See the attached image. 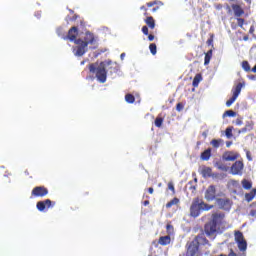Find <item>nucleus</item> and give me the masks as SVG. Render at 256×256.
Returning <instances> with one entry per match:
<instances>
[{
  "label": "nucleus",
  "instance_id": "de8ad7c7",
  "mask_svg": "<svg viewBox=\"0 0 256 256\" xmlns=\"http://www.w3.org/2000/svg\"><path fill=\"white\" fill-rule=\"evenodd\" d=\"M143 205H144V207H147V205H149V200H145V201L143 202Z\"/></svg>",
  "mask_w": 256,
  "mask_h": 256
},
{
  "label": "nucleus",
  "instance_id": "c756f323",
  "mask_svg": "<svg viewBox=\"0 0 256 256\" xmlns=\"http://www.w3.org/2000/svg\"><path fill=\"white\" fill-rule=\"evenodd\" d=\"M155 5H163V2H161L159 0H154L152 2L146 3L147 7H155Z\"/></svg>",
  "mask_w": 256,
  "mask_h": 256
},
{
  "label": "nucleus",
  "instance_id": "4d7b16f0",
  "mask_svg": "<svg viewBox=\"0 0 256 256\" xmlns=\"http://www.w3.org/2000/svg\"><path fill=\"white\" fill-rule=\"evenodd\" d=\"M250 33H253V28H250Z\"/></svg>",
  "mask_w": 256,
  "mask_h": 256
},
{
  "label": "nucleus",
  "instance_id": "39448f33",
  "mask_svg": "<svg viewBox=\"0 0 256 256\" xmlns=\"http://www.w3.org/2000/svg\"><path fill=\"white\" fill-rule=\"evenodd\" d=\"M199 245H209V240L203 234L198 235L188 244L187 253L190 256H199Z\"/></svg>",
  "mask_w": 256,
  "mask_h": 256
},
{
  "label": "nucleus",
  "instance_id": "3c124183",
  "mask_svg": "<svg viewBox=\"0 0 256 256\" xmlns=\"http://www.w3.org/2000/svg\"><path fill=\"white\" fill-rule=\"evenodd\" d=\"M141 11H147V8L145 6L140 7Z\"/></svg>",
  "mask_w": 256,
  "mask_h": 256
},
{
  "label": "nucleus",
  "instance_id": "052dcab7",
  "mask_svg": "<svg viewBox=\"0 0 256 256\" xmlns=\"http://www.w3.org/2000/svg\"><path fill=\"white\" fill-rule=\"evenodd\" d=\"M190 189H194L195 190V186H192Z\"/></svg>",
  "mask_w": 256,
  "mask_h": 256
},
{
  "label": "nucleus",
  "instance_id": "4c0bfd02",
  "mask_svg": "<svg viewBox=\"0 0 256 256\" xmlns=\"http://www.w3.org/2000/svg\"><path fill=\"white\" fill-rule=\"evenodd\" d=\"M218 169H220V171H229V168L223 164H220L218 166Z\"/></svg>",
  "mask_w": 256,
  "mask_h": 256
},
{
  "label": "nucleus",
  "instance_id": "7ed1b4c3",
  "mask_svg": "<svg viewBox=\"0 0 256 256\" xmlns=\"http://www.w3.org/2000/svg\"><path fill=\"white\" fill-rule=\"evenodd\" d=\"M211 209H213V205H209L205 203L203 199L196 197L193 199L190 206V216L199 217V215H201V211H211Z\"/></svg>",
  "mask_w": 256,
  "mask_h": 256
},
{
  "label": "nucleus",
  "instance_id": "c85d7f7f",
  "mask_svg": "<svg viewBox=\"0 0 256 256\" xmlns=\"http://www.w3.org/2000/svg\"><path fill=\"white\" fill-rule=\"evenodd\" d=\"M242 69H244V71H246L247 73H249V71H251V65H249L248 61L242 62Z\"/></svg>",
  "mask_w": 256,
  "mask_h": 256
},
{
  "label": "nucleus",
  "instance_id": "393cba45",
  "mask_svg": "<svg viewBox=\"0 0 256 256\" xmlns=\"http://www.w3.org/2000/svg\"><path fill=\"white\" fill-rule=\"evenodd\" d=\"M255 195H256L255 189H253L250 193H246L245 194L246 201H253V199H255Z\"/></svg>",
  "mask_w": 256,
  "mask_h": 256
},
{
  "label": "nucleus",
  "instance_id": "7c9ffc66",
  "mask_svg": "<svg viewBox=\"0 0 256 256\" xmlns=\"http://www.w3.org/2000/svg\"><path fill=\"white\" fill-rule=\"evenodd\" d=\"M149 49H150V52L152 53V55H157V44L151 43L149 45Z\"/></svg>",
  "mask_w": 256,
  "mask_h": 256
},
{
  "label": "nucleus",
  "instance_id": "864d4df0",
  "mask_svg": "<svg viewBox=\"0 0 256 256\" xmlns=\"http://www.w3.org/2000/svg\"><path fill=\"white\" fill-rule=\"evenodd\" d=\"M77 19V15H74L72 20L75 21Z\"/></svg>",
  "mask_w": 256,
  "mask_h": 256
},
{
  "label": "nucleus",
  "instance_id": "5fc2aeb1",
  "mask_svg": "<svg viewBox=\"0 0 256 256\" xmlns=\"http://www.w3.org/2000/svg\"><path fill=\"white\" fill-rule=\"evenodd\" d=\"M120 57H121V59H123V58L125 57V53H122V54L120 55Z\"/></svg>",
  "mask_w": 256,
  "mask_h": 256
},
{
  "label": "nucleus",
  "instance_id": "cd10ccee",
  "mask_svg": "<svg viewBox=\"0 0 256 256\" xmlns=\"http://www.w3.org/2000/svg\"><path fill=\"white\" fill-rule=\"evenodd\" d=\"M223 117H237V112L233 110H227L224 112Z\"/></svg>",
  "mask_w": 256,
  "mask_h": 256
},
{
  "label": "nucleus",
  "instance_id": "a211bd4d",
  "mask_svg": "<svg viewBox=\"0 0 256 256\" xmlns=\"http://www.w3.org/2000/svg\"><path fill=\"white\" fill-rule=\"evenodd\" d=\"M201 173H202V176L205 178L211 177L213 175V169H211V167L205 166L202 168Z\"/></svg>",
  "mask_w": 256,
  "mask_h": 256
},
{
  "label": "nucleus",
  "instance_id": "4468645a",
  "mask_svg": "<svg viewBox=\"0 0 256 256\" xmlns=\"http://www.w3.org/2000/svg\"><path fill=\"white\" fill-rule=\"evenodd\" d=\"M232 10L234 11L235 17H242L245 14V10L238 4H232Z\"/></svg>",
  "mask_w": 256,
  "mask_h": 256
},
{
  "label": "nucleus",
  "instance_id": "2f4dec72",
  "mask_svg": "<svg viewBox=\"0 0 256 256\" xmlns=\"http://www.w3.org/2000/svg\"><path fill=\"white\" fill-rule=\"evenodd\" d=\"M163 121H164V119L162 117H157L155 119V126L156 127H163Z\"/></svg>",
  "mask_w": 256,
  "mask_h": 256
},
{
  "label": "nucleus",
  "instance_id": "c03bdc74",
  "mask_svg": "<svg viewBox=\"0 0 256 256\" xmlns=\"http://www.w3.org/2000/svg\"><path fill=\"white\" fill-rule=\"evenodd\" d=\"M232 145H233V142H231V141H227V142H226V147L229 148V147H231Z\"/></svg>",
  "mask_w": 256,
  "mask_h": 256
},
{
  "label": "nucleus",
  "instance_id": "412c9836",
  "mask_svg": "<svg viewBox=\"0 0 256 256\" xmlns=\"http://www.w3.org/2000/svg\"><path fill=\"white\" fill-rule=\"evenodd\" d=\"M213 57V49H210L204 57V65H209L211 63V58Z\"/></svg>",
  "mask_w": 256,
  "mask_h": 256
},
{
  "label": "nucleus",
  "instance_id": "72a5a7b5",
  "mask_svg": "<svg viewBox=\"0 0 256 256\" xmlns=\"http://www.w3.org/2000/svg\"><path fill=\"white\" fill-rule=\"evenodd\" d=\"M168 189L172 191L173 195H175V185L173 184V182L168 183Z\"/></svg>",
  "mask_w": 256,
  "mask_h": 256
},
{
  "label": "nucleus",
  "instance_id": "20e7f679",
  "mask_svg": "<svg viewBox=\"0 0 256 256\" xmlns=\"http://www.w3.org/2000/svg\"><path fill=\"white\" fill-rule=\"evenodd\" d=\"M89 72L95 75L100 83L107 81V69L105 68V62L91 63L88 65Z\"/></svg>",
  "mask_w": 256,
  "mask_h": 256
},
{
  "label": "nucleus",
  "instance_id": "79ce46f5",
  "mask_svg": "<svg viewBox=\"0 0 256 256\" xmlns=\"http://www.w3.org/2000/svg\"><path fill=\"white\" fill-rule=\"evenodd\" d=\"M228 256H237V254L235 253V251H233V249H231Z\"/></svg>",
  "mask_w": 256,
  "mask_h": 256
},
{
  "label": "nucleus",
  "instance_id": "aec40b11",
  "mask_svg": "<svg viewBox=\"0 0 256 256\" xmlns=\"http://www.w3.org/2000/svg\"><path fill=\"white\" fill-rule=\"evenodd\" d=\"M145 23L149 27V29H155V19L152 16H148L145 19Z\"/></svg>",
  "mask_w": 256,
  "mask_h": 256
},
{
  "label": "nucleus",
  "instance_id": "f8f14e48",
  "mask_svg": "<svg viewBox=\"0 0 256 256\" xmlns=\"http://www.w3.org/2000/svg\"><path fill=\"white\" fill-rule=\"evenodd\" d=\"M238 158H239V154L233 151H226L222 156V159L224 161H236V159Z\"/></svg>",
  "mask_w": 256,
  "mask_h": 256
},
{
  "label": "nucleus",
  "instance_id": "8fccbe9b",
  "mask_svg": "<svg viewBox=\"0 0 256 256\" xmlns=\"http://www.w3.org/2000/svg\"><path fill=\"white\" fill-rule=\"evenodd\" d=\"M61 31H63L62 28H59V29L57 30V34H58L59 36H61Z\"/></svg>",
  "mask_w": 256,
  "mask_h": 256
},
{
  "label": "nucleus",
  "instance_id": "f03ea898",
  "mask_svg": "<svg viewBox=\"0 0 256 256\" xmlns=\"http://www.w3.org/2000/svg\"><path fill=\"white\" fill-rule=\"evenodd\" d=\"M95 35L91 32H86L84 39L78 38L76 40V46L73 48V53L76 57H83L87 51L89 45L95 43Z\"/></svg>",
  "mask_w": 256,
  "mask_h": 256
},
{
  "label": "nucleus",
  "instance_id": "58836bf2",
  "mask_svg": "<svg viewBox=\"0 0 256 256\" xmlns=\"http://www.w3.org/2000/svg\"><path fill=\"white\" fill-rule=\"evenodd\" d=\"M206 43L209 47H213V35L207 40Z\"/></svg>",
  "mask_w": 256,
  "mask_h": 256
},
{
  "label": "nucleus",
  "instance_id": "1a4fd4ad",
  "mask_svg": "<svg viewBox=\"0 0 256 256\" xmlns=\"http://www.w3.org/2000/svg\"><path fill=\"white\" fill-rule=\"evenodd\" d=\"M55 202L51 201V199H46L43 201H38L36 204V209H38V211H48L49 209H51V207H54Z\"/></svg>",
  "mask_w": 256,
  "mask_h": 256
},
{
  "label": "nucleus",
  "instance_id": "6ab92c4d",
  "mask_svg": "<svg viewBox=\"0 0 256 256\" xmlns=\"http://www.w3.org/2000/svg\"><path fill=\"white\" fill-rule=\"evenodd\" d=\"M158 243L163 246L169 245V243H171V236H161Z\"/></svg>",
  "mask_w": 256,
  "mask_h": 256
},
{
  "label": "nucleus",
  "instance_id": "13d9d810",
  "mask_svg": "<svg viewBox=\"0 0 256 256\" xmlns=\"http://www.w3.org/2000/svg\"><path fill=\"white\" fill-rule=\"evenodd\" d=\"M107 65H111V61H108V62H107Z\"/></svg>",
  "mask_w": 256,
  "mask_h": 256
},
{
  "label": "nucleus",
  "instance_id": "9d476101",
  "mask_svg": "<svg viewBox=\"0 0 256 256\" xmlns=\"http://www.w3.org/2000/svg\"><path fill=\"white\" fill-rule=\"evenodd\" d=\"M204 197L206 201H215V199L217 198V188L215 187V185H210L207 188Z\"/></svg>",
  "mask_w": 256,
  "mask_h": 256
},
{
  "label": "nucleus",
  "instance_id": "680f3d73",
  "mask_svg": "<svg viewBox=\"0 0 256 256\" xmlns=\"http://www.w3.org/2000/svg\"><path fill=\"white\" fill-rule=\"evenodd\" d=\"M198 256H199V254H198Z\"/></svg>",
  "mask_w": 256,
  "mask_h": 256
},
{
  "label": "nucleus",
  "instance_id": "ea45409f",
  "mask_svg": "<svg viewBox=\"0 0 256 256\" xmlns=\"http://www.w3.org/2000/svg\"><path fill=\"white\" fill-rule=\"evenodd\" d=\"M166 231H168V233H171V231H173V225L171 224L166 225Z\"/></svg>",
  "mask_w": 256,
  "mask_h": 256
},
{
  "label": "nucleus",
  "instance_id": "49530a36",
  "mask_svg": "<svg viewBox=\"0 0 256 256\" xmlns=\"http://www.w3.org/2000/svg\"><path fill=\"white\" fill-rule=\"evenodd\" d=\"M249 77V79H251L252 81H255V79H256V76L255 75H250V76H248Z\"/></svg>",
  "mask_w": 256,
  "mask_h": 256
},
{
  "label": "nucleus",
  "instance_id": "2eb2a0df",
  "mask_svg": "<svg viewBox=\"0 0 256 256\" xmlns=\"http://www.w3.org/2000/svg\"><path fill=\"white\" fill-rule=\"evenodd\" d=\"M253 127H255V123L253 121H248L245 124L244 128H241L240 130H238V133H249L251 131H253Z\"/></svg>",
  "mask_w": 256,
  "mask_h": 256
},
{
  "label": "nucleus",
  "instance_id": "09e8293b",
  "mask_svg": "<svg viewBox=\"0 0 256 256\" xmlns=\"http://www.w3.org/2000/svg\"><path fill=\"white\" fill-rule=\"evenodd\" d=\"M236 125H243V121L237 120V121H236Z\"/></svg>",
  "mask_w": 256,
  "mask_h": 256
},
{
  "label": "nucleus",
  "instance_id": "f704fd0d",
  "mask_svg": "<svg viewBox=\"0 0 256 256\" xmlns=\"http://www.w3.org/2000/svg\"><path fill=\"white\" fill-rule=\"evenodd\" d=\"M185 108V105L183 103H178L176 105V111L181 112Z\"/></svg>",
  "mask_w": 256,
  "mask_h": 256
},
{
  "label": "nucleus",
  "instance_id": "0eeeda50",
  "mask_svg": "<svg viewBox=\"0 0 256 256\" xmlns=\"http://www.w3.org/2000/svg\"><path fill=\"white\" fill-rule=\"evenodd\" d=\"M243 87H245V83L240 82L232 89V97L226 101V107H231L234 101H237Z\"/></svg>",
  "mask_w": 256,
  "mask_h": 256
},
{
  "label": "nucleus",
  "instance_id": "5701e85b",
  "mask_svg": "<svg viewBox=\"0 0 256 256\" xmlns=\"http://www.w3.org/2000/svg\"><path fill=\"white\" fill-rule=\"evenodd\" d=\"M179 202H180L179 198L177 197L173 198L166 204V209H171L173 205H179Z\"/></svg>",
  "mask_w": 256,
  "mask_h": 256
},
{
  "label": "nucleus",
  "instance_id": "37998d69",
  "mask_svg": "<svg viewBox=\"0 0 256 256\" xmlns=\"http://www.w3.org/2000/svg\"><path fill=\"white\" fill-rule=\"evenodd\" d=\"M157 11H159V6H156V7L152 8V13H155Z\"/></svg>",
  "mask_w": 256,
  "mask_h": 256
},
{
  "label": "nucleus",
  "instance_id": "c9c22d12",
  "mask_svg": "<svg viewBox=\"0 0 256 256\" xmlns=\"http://www.w3.org/2000/svg\"><path fill=\"white\" fill-rule=\"evenodd\" d=\"M237 23L239 27H243V25H245V19L237 18Z\"/></svg>",
  "mask_w": 256,
  "mask_h": 256
},
{
  "label": "nucleus",
  "instance_id": "a18cd8bd",
  "mask_svg": "<svg viewBox=\"0 0 256 256\" xmlns=\"http://www.w3.org/2000/svg\"><path fill=\"white\" fill-rule=\"evenodd\" d=\"M153 192H154L153 187L148 188V193H150V195H153Z\"/></svg>",
  "mask_w": 256,
  "mask_h": 256
},
{
  "label": "nucleus",
  "instance_id": "e433bc0d",
  "mask_svg": "<svg viewBox=\"0 0 256 256\" xmlns=\"http://www.w3.org/2000/svg\"><path fill=\"white\" fill-rule=\"evenodd\" d=\"M142 33H143L144 35H149V27L143 26V27H142Z\"/></svg>",
  "mask_w": 256,
  "mask_h": 256
},
{
  "label": "nucleus",
  "instance_id": "6e6552de",
  "mask_svg": "<svg viewBox=\"0 0 256 256\" xmlns=\"http://www.w3.org/2000/svg\"><path fill=\"white\" fill-rule=\"evenodd\" d=\"M32 197H47L49 195V189L45 186H36L31 192Z\"/></svg>",
  "mask_w": 256,
  "mask_h": 256
},
{
  "label": "nucleus",
  "instance_id": "473e14b6",
  "mask_svg": "<svg viewBox=\"0 0 256 256\" xmlns=\"http://www.w3.org/2000/svg\"><path fill=\"white\" fill-rule=\"evenodd\" d=\"M225 133H226L227 139H231V137H233V128L231 127L226 128Z\"/></svg>",
  "mask_w": 256,
  "mask_h": 256
},
{
  "label": "nucleus",
  "instance_id": "9b49d317",
  "mask_svg": "<svg viewBox=\"0 0 256 256\" xmlns=\"http://www.w3.org/2000/svg\"><path fill=\"white\" fill-rule=\"evenodd\" d=\"M78 35H79V28H77V26H73L69 29L68 34L66 37H64V39H69V41L77 45Z\"/></svg>",
  "mask_w": 256,
  "mask_h": 256
},
{
  "label": "nucleus",
  "instance_id": "f257e3e1",
  "mask_svg": "<svg viewBox=\"0 0 256 256\" xmlns=\"http://www.w3.org/2000/svg\"><path fill=\"white\" fill-rule=\"evenodd\" d=\"M225 221V214L214 213L211 219L204 225V233L207 237H213L221 229V225Z\"/></svg>",
  "mask_w": 256,
  "mask_h": 256
},
{
  "label": "nucleus",
  "instance_id": "603ef678",
  "mask_svg": "<svg viewBox=\"0 0 256 256\" xmlns=\"http://www.w3.org/2000/svg\"><path fill=\"white\" fill-rule=\"evenodd\" d=\"M249 37L248 36H244L243 40L244 41H248Z\"/></svg>",
  "mask_w": 256,
  "mask_h": 256
},
{
  "label": "nucleus",
  "instance_id": "b1692460",
  "mask_svg": "<svg viewBox=\"0 0 256 256\" xmlns=\"http://www.w3.org/2000/svg\"><path fill=\"white\" fill-rule=\"evenodd\" d=\"M242 187H243V189L249 190L253 187V184L251 183V181H249L247 179H243L242 180Z\"/></svg>",
  "mask_w": 256,
  "mask_h": 256
},
{
  "label": "nucleus",
  "instance_id": "a878e982",
  "mask_svg": "<svg viewBox=\"0 0 256 256\" xmlns=\"http://www.w3.org/2000/svg\"><path fill=\"white\" fill-rule=\"evenodd\" d=\"M202 76L201 74H197L192 82L193 87H199V83H201Z\"/></svg>",
  "mask_w": 256,
  "mask_h": 256
},
{
  "label": "nucleus",
  "instance_id": "4be33fe9",
  "mask_svg": "<svg viewBox=\"0 0 256 256\" xmlns=\"http://www.w3.org/2000/svg\"><path fill=\"white\" fill-rule=\"evenodd\" d=\"M210 144L212 147H214V149H219V147L223 145V139H213Z\"/></svg>",
  "mask_w": 256,
  "mask_h": 256
},
{
  "label": "nucleus",
  "instance_id": "ddd939ff",
  "mask_svg": "<svg viewBox=\"0 0 256 256\" xmlns=\"http://www.w3.org/2000/svg\"><path fill=\"white\" fill-rule=\"evenodd\" d=\"M241 171H243V163L241 161H236L231 166V173L232 175H239L241 174Z\"/></svg>",
  "mask_w": 256,
  "mask_h": 256
},
{
  "label": "nucleus",
  "instance_id": "f3484780",
  "mask_svg": "<svg viewBox=\"0 0 256 256\" xmlns=\"http://www.w3.org/2000/svg\"><path fill=\"white\" fill-rule=\"evenodd\" d=\"M200 158L202 161H209V159H211V148H208L202 152Z\"/></svg>",
  "mask_w": 256,
  "mask_h": 256
},
{
  "label": "nucleus",
  "instance_id": "6e6d98bb",
  "mask_svg": "<svg viewBox=\"0 0 256 256\" xmlns=\"http://www.w3.org/2000/svg\"><path fill=\"white\" fill-rule=\"evenodd\" d=\"M144 15H145V17H147L149 15V13H147V11H145Z\"/></svg>",
  "mask_w": 256,
  "mask_h": 256
},
{
  "label": "nucleus",
  "instance_id": "dca6fc26",
  "mask_svg": "<svg viewBox=\"0 0 256 256\" xmlns=\"http://www.w3.org/2000/svg\"><path fill=\"white\" fill-rule=\"evenodd\" d=\"M217 203L220 209H229L231 207V201L229 199L219 198L217 199Z\"/></svg>",
  "mask_w": 256,
  "mask_h": 256
},
{
  "label": "nucleus",
  "instance_id": "bb28decb",
  "mask_svg": "<svg viewBox=\"0 0 256 256\" xmlns=\"http://www.w3.org/2000/svg\"><path fill=\"white\" fill-rule=\"evenodd\" d=\"M125 101L126 103L133 104L135 103V96L133 94H126Z\"/></svg>",
  "mask_w": 256,
  "mask_h": 256
},
{
  "label": "nucleus",
  "instance_id": "bf43d9fd",
  "mask_svg": "<svg viewBox=\"0 0 256 256\" xmlns=\"http://www.w3.org/2000/svg\"><path fill=\"white\" fill-rule=\"evenodd\" d=\"M247 157H248L249 161H251V158L249 157V154H247Z\"/></svg>",
  "mask_w": 256,
  "mask_h": 256
},
{
  "label": "nucleus",
  "instance_id": "a19ab883",
  "mask_svg": "<svg viewBox=\"0 0 256 256\" xmlns=\"http://www.w3.org/2000/svg\"><path fill=\"white\" fill-rule=\"evenodd\" d=\"M154 39H155V35H153V34H148V40H149V41H154Z\"/></svg>",
  "mask_w": 256,
  "mask_h": 256
},
{
  "label": "nucleus",
  "instance_id": "423d86ee",
  "mask_svg": "<svg viewBox=\"0 0 256 256\" xmlns=\"http://www.w3.org/2000/svg\"><path fill=\"white\" fill-rule=\"evenodd\" d=\"M234 239L238 245L239 251H242V252L247 251V240H245V236L243 235V232L236 230L234 232Z\"/></svg>",
  "mask_w": 256,
  "mask_h": 256
}]
</instances>
